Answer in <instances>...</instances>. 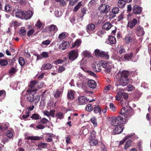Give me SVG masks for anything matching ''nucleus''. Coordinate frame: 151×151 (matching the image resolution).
I'll return each instance as SVG.
<instances>
[{
    "mask_svg": "<svg viewBox=\"0 0 151 151\" xmlns=\"http://www.w3.org/2000/svg\"><path fill=\"white\" fill-rule=\"evenodd\" d=\"M129 75V73L128 71L123 70L122 71L119 78V83L120 85L124 86L128 84L131 80V79L128 77Z\"/></svg>",
    "mask_w": 151,
    "mask_h": 151,
    "instance_id": "f257e3e1",
    "label": "nucleus"
},
{
    "mask_svg": "<svg viewBox=\"0 0 151 151\" xmlns=\"http://www.w3.org/2000/svg\"><path fill=\"white\" fill-rule=\"evenodd\" d=\"M124 41L127 45L130 43L134 44L137 41L135 34L132 31L128 32V33L126 35L124 38Z\"/></svg>",
    "mask_w": 151,
    "mask_h": 151,
    "instance_id": "f03ea898",
    "label": "nucleus"
},
{
    "mask_svg": "<svg viewBox=\"0 0 151 151\" xmlns=\"http://www.w3.org/2000/svg\"><path fill=\"white\" fill-rule=\"evenodd\" d=\"M111 124L114 126L122 125V124L124 123L127 119L123 118L122 116H118L112 118Z\"/></svg>",
    "mask_w": 151,
    "mask_h": 151,
    "instance_id": "7ed1b4c3",
    "label": "nucleus"
},
{
    "mask_svg": "<svg viewBox=\"0 0 151 151\" xmlns=\"http://www.w3.org/2000/svg\"><path fill=\"white\" fill-rule=\"evenodd\" d=\"M93 54L97 57L104 58L106 59H108L109 58L108 52H105L98 49L94 50Z\"/></svg>",
    "mask_w": 151,
    "mask_h": 151,
    "instance_id": "20e7f679",
    "label": "nucleus"
},
{
    "mask_svg": "<svg viewBox=\"0 0 151 151\" xmlns=\"http://www.w3.org/2000/svg\"><path fill=\"white\" fill-rule=\"evenodd\" d=\"M110 5L105 4H101L98 9L101 14H107L110 11Z\"/></svg>",
    "mask_w": 151,
    "mask_h": 151,
    "instance_id": "39448f33",
    "label": "nucleus"
},
{
    "mask_svg": "<svg viewBox=\"0 0 151 151\" xmlns=\"http://www.w3.org/2000/svg\"><path fill=\"white\" fill-rule=\"evenodd\" d=\"M46 31L49 34H50V35L53 36L54 34L58 30V29L57 26L54 24H51L45 27Z\"/></svg>",
    "mask_w": 151,
    "mask_h": 151,
    "instance_id": "423d86ee",
    "label": "nucleus"
},
{
    "mask_svg": "<svg viewBox=\"0 0 151 151\" xmlns=\"http://www.w3.org/2000/svg\"><path fill=\"white\" fill-rule=\"evenodd\" d=\"M37 90V89H35L34 90H31L30 89H28L27 92L29 93L26 95V98L27 100L30 102H32L35 100V98L33 93H31L32 92L36 91Z\"/></svg>",
    "mask_w": 151,
    "mask_h": 151,
    "instance_id": "0eeeda50",
    "label": "nucleus"
},
{
    "mask_svg": "<svg viewBox=\"0 0 151 151\" xmlns=\"http://www.w3.org/2000/svg\"><path fill=\"white\" fill-rule=\"evenodd\" d=\"M78 99V104L79 105H84L86 104L88 101L89 102H91L95 101L94 99L89 101V99H87V97L84 96H81L79 97Z\"/></svg>",
    "mask_w": 151,
    "mask_h": 151,
    "instance_id": "6e6552de",
    "label": "nucleus"
},
{
    "mask_svg": "<svg viewBox=\"0 0 151 151\" xmlns=\"http://www.w3.org/2000/svg\"><path fill=\"white\" fill-rule=\"evenodd\" d=\"M78 53L77 51L72 50L68 54L69 60L71 61H73L78 57Z\"/></svg>",
    "mask_w": 151,
    "mask_h": 151,
    "instance_id": "1a4fd4ad",
    "label": "nucleus"
},
{
    "mask_svg": "<svg viewBox=\"0 0 151 151\" xmlns=\"http://www.w3.org/2000/svg\"><path fill=\"white\" fill-rule=\"evenodd\" d=\"M112 133L113 135L119 134L121 133L124 129L123 125L115 126Z\"/></svg>",
    "mask_w": 151,
    "mask_h": 151,
    "instance_id": "9d476101",
    "label": "nucleus"
},
{
    "mask_svg": "<svg viewBox=\"0 0 151 151\" xmlns=\"http://www.w3.org/2000/svg\"><path fill=\"white\" fill-rule=\"evenodd\" d=\"M134 29L138 37H140L143 35L145 34V32L143 28L140 26H139L135 27Z\"/></svg>",
    "mask_w": 151,
    "mask_h": 151,
    "instance_id": "9b49d317",
    "label": "nucleus"
},
{
    "mask_svg": "<svg viewBox=\"0 0 151 151\" xmlns=\"http://www.w3.org/2000/svg\"><path fill=\"white\" fill-rule=\"evenodd\" d=\"M101 66L105 68L106 72L110 73L111 72V67L109 63L106 61L102 60L101 61Z\"/></svg>",
    "mask_w": 151,
    "mask_h": 151,
    "instance_id": "f8f14e48",
    "label": "nucleus"
},
{
    "mask_svg": "<svg viewBox=\"0 0 151 151\" xmlns=\"http://www.w3.org/2000/svg\"><path fill=\"white\" fill-rule=\"evenodd\" d=\"M132 11L134 14H140L142 11V8L139 5H135L133 7Z\"/></svg>",
    "mask_w": 151,
    "mask_h": 151,
    "instance_id": "ddd939ff",
    "label": "nucleus"
},
{
    "mask_svg": "<svg viewBox=\"0 0 151 151\" xmlns=\"http://www.w3.org/2000/svg\"><path fill=\"white\" fill-rule=\"evenodd\" d=\"M116 96V99L118 100H121L122 97H123L125 99H127L128 98V95L127 93L119 91H118Z\"/></svg>",
    "mask_w": 151,
    "mask_h": 151,
    "instance_id": "4468645a",
    "label": "nucleus"
},
{
    "mask_svg": "<svg viewBox=\"0 0 151 151\" xmlns=\"http://www.w3.org/2000/svg\"><path fill=\"white\" fill-rule=\"evenodd\" d=\"M137 23V20L136 19L134 18L132 20H130L128 22L127 25V27H129L130 29H132L134 28Z\"/></svg>",
    "mask_w": 151,
    "mask_h": 151,
    "instance_id": "2eb2a0df",
    "label": "nucleus"
},
{
    "mask_svg": "<svg viewBox=\"0 0 151 151\" xmlns=\"http://www.w3.org/2000/svg\"><path fill=\"white\" fill-rule=\"evenodd\" d=\"M33 14L32 12L30 11L24 12L22 19L26 20L29 19L31 18Z\"/></svg>",
    "mask_w": 151,
    "mask_h": 151,
    "instance_id": "dca6fc26",
    "label": "nucleus"
},
{
    "mask_svg": "<svg viewBox=\"0 0 151 151\" xmlns=\"http://www.w3.org/2000/svg\"><path fill=\"white\" fill-rule=\"evenodd\" d=\"M128 111V108L127 107H124L121 109L120 113L122 116H123L124 118L127 119L126 116L128 115L127 113Z\"/></svg>",
    "mask_w": 151,
    "mask_h": 151,
    "instance_id": "f3484780",
    "label": "nucleus"
},
{
    "mask_svg": "<svg viewBox=\"0 0 151 151\" xmlns=\"http://www.w3.org/2000/svg\"><path fill=\"white\" fill-rule=\"evenodd\" d=\"M95 28V25L93 23H89L86 27V32L89 33L91 31L93 30Z\"/></svg>",
    "mask_w": 151,
    "mask_h": 151,
    "instance_id": "a211bd4d",
    "label": "nucleus"
},
{
    "mask_svg": "<svg viewBox=\"0 0 151 151\" xmlns=\"http://www.w3.org/2000/svg\"><path fill=\"white\" fill-rule=\"evenodd\" d=\"M87 85L89 87L92 88H96L97 85L96 82L93 80H89L87 82Z\"/></svg>",
    "mask_w": 151,
    "mask_h": 151,
    "instance_id": "6ab92c4d",
    "label": "nucleus"
},
{
    "mask_svg": "<svg viewBox=\"0 0 151 151\" xmlns=\"http://www.w3.org/2000/svg\"><path fill=\"white\" fill-rule=\"evenodd\" d=\"M52 65L50 63H44L41 67V70H48L52 68Z\"/></svg>",
    "mask_w": 151,
    "mask_h": 151,
    "instance_id": "aec40b11",
    "label": "nucleus"
},
{
    "mask_svg": "<svg viewBox=\"0 0 151 151\" xmlns=\"http://www.w3.org/2000/svg\"><path fill=\"white\" fill-rule=\"evenodd\" d=\"M92 66L93 70L94 71L99 72L101 71V67L99 64H93Z\"/></svg>",
    "mask_w": 151,
    "mask_h": 151,
    "instance_id": "412c9836",
    "label": "nucleus"
},
{
    "mask_svg": "<svg viewBox=\"0 0 151 151\" xmlns=\"http://www.w3.org/2000/svg\"><path fill=\"white\" fill-rule=\"evenodd\" d=\"M133 54L134 53L132 52H131L130 53L126 54L124 55V58L126 60L129 61L131 59Z\"/></svg>",
    "mask_w": 151,
    "mask_h": 151,
    "instance_id": "4be33fe9",
    "label": "nucleus"
},
{
    "mask_svg": "<svg viewBox=\"0 0 151 151\" xmlns=\"http://www.w3.org/2000/svg\"><path fill=\"white\" fill-rule=\"evenodd\" d=\"M32 119L34 120H37L41 119V116L37 113H35L33 114L30 116Z\"/></svg>",
    "mask_w": 151,
    "mask_h": 151,
    "instance_id": "5701e85b",
    "label": "nucleus"
},
{
    "mask_svg": "<svg viewBox=\"0 0 151 151\" xmlns=\"http://www.w3.org/2000/svg\"><path fill=\"white\" fill-rule=\"evenodd\" d=\"M23 13L24 12L22 11V10H19L17 9V11H16L15 13V16L16 17L22 19Z\"/></svg>",
    "mask_w": 151,
    "mask_h": 151,
    "instance_id": "b1692460",
    "label": "nucleus"
},
{
    "mask_svg": "<svg viewBox=\"0 0 151 151\" xmlns=\"http://www.w3.org/2000/svg\"><path fill=\"white\" fill-rule=\"evenodd\" d=\"M112 27L111 24L108 22H106L103 25L102 28L103 29L108 30L110 29Z\"/></svg>",
    "mask_w": 151,
    "mask_h": 151,
    "instance_id": "393cba45",
    "label": "nucleus"
},
{
    "mask_svg": "<svg viewBox=\"0 0 151 151\" xmlns=\"http://www.w3.org/2000/svg\"><path fill=\"white\" fill-rule=\"evenodd\" d=\"M69 44L68 42L67 41H64L62 42L60 44V47H61L62 50H64L68 48L69 46Z\"/></svg>",
    "mask_w": 151,
    "mask_h": 151,
    "instance_id": "a878e982",
    "label": "nucleus"
},
{
    "mask_svg": "<svg viewBox=\"0 0 151 151\" xmlns=\"http://www.w3.org/2000/svg\"><path fill=\"white\" fill-rule=\"evenodd\" d=\"M108 40L109 42L111 45L115 44L116 43V39L114 36H110L108 39Z\"/></svg>",
    "mask_w": 151,
    "mask_h": 151,
    "instance_id": "bb28decb",
    "label": "nucleus"
},
{
    "mask_svg": "<svg viewBox=\"0 0 151 151\" xmlns=\"http://www.w3.org/2000/svg\"><path fill=\"white\" fill-rule=\"evenodd\" d=\"M126 3L124 0H119L118 2V5L120 8H122L124 7Z\"/></svg>",
    "mask_w": 151,
    "mask_h": 151,
    "instance_id": "cd10ccee",
    "label": "nucleus"
},
{
    "mask_svg": "<svg viewBox=\"0 0 151 151\" xmlns=\"http://www.w3.org/2000/svg\"><path fill=\"white\" fill-rule=\"evenodd\" d=\"M37 83V81L36 80L31 81L30 83V84L29 85L30 88H29V89H30L31 90H33L32 89L34 88L35 85ZM35 89H34V90Z\"/></svg>",
    "mask_w": 151,
    "mask_h": 151,
    "instance_id": "c85d7f7f",
    "label": "nucleus"
},
{
    "mask_svg": "<svg viewBox=\"0 0 151 151\" xmlns=\"http://www.w3.org/2000/svg\"><path fill=\"white\" fill-rule=\"evenodd\" d=\"M61 93L62 92L61 91H60L58 89H57L56 91L54 92V97L56 99L59 98Z\"/></svg>",
    "mask_w": 151,
    "mask_h": 151,
    "instance_id": "c756f323",
    "label": "nucleus"
},
{
    "mask_svg": "<svg viewBox=\"0 0 151 151\" xmlns=\"http://www.w3.org/2000/svg\"><path fill=\"white\" fill-rule=\"evenodd\" d=\"M93 110V112L95 113L98 114V113H99L100 114L101 110L99 105H95L94 107Z\"/></svg>",
    "mask_w": 151,
    "mask_h": 151,
    "instance_id": "7c9ffc66",
    "label": "nucleus"
},
{
    "mask_svg": "<svg viewBox=\"0 0 151 151\" xmlns=\"http://www.w3.org/2000/svg\"><path fill=\"white\" fill-rule=\"evenodd\" d=\"M91 122L93 124L94 127H95L97 126V119L96 117L93 116L90 120Z\"/></svg>",
    "mask_w": 151,
    "mask_h": 151,
    "instance_id": "2f4dec72",
    "label": "nucleus"
},
{
    "mask_svg": "<svg viewBox=\"0 0 151 151\" xmlns=\"http://www.w3.org/2000/svg\"><path fill=\"white\" fill-rule=\"evenodd\" d=\"M25 112V114L23 115L22 118H21V119H25L29 116V114L31 113V111H29V110H26Z\"/></svg>",
    "mask_w": 151,
    "mask_h": 151,
    "instance_id": "473e14b6",
    "label": "nucleus"
},
{
    "mask_svg": "<svg viewBox=\"0 0 151 151\" xmlns=\"http://www.w3.org/2000/svg\"><path fill=\"white\" fill-rule=\"evenodd\" d=\"M89 143L91 146H96L98 144V141L95 139H91L90 140Z\"/></svg>",
    "mask_w": 151,
    "mask_h": 151,
    "instance_id": "72a5a7b5",
    "label": "nucleus"
},
{
    "mask_svg": "<svg viewBox=\"0 0 151 151\" xmlns=\"http://www.w3.org/2000/svg\"><path fill=\"white\" fill-rule=\"evenodd\" d=\"M41 139H42V137L38 136H29L27 138V140L31 139L34 140H40Z\"/></svg>",
    "mask_w": 151,
    "mask_h": 151,
    "instance_id": "f704fd0d",
    "label": "nucleus"
},
{
    "mask_svg": "<svg viewBox=\"0 0 151 151\" xmlns=\"http://www.w3.org/2000/svg\"><path fill=\"white\" fill-rule=\"evenodd\" d=\"M40 120L38 122L39 124H42L44 125L47 123L48 122V120L45 118H42V119L41 118L40 119Z\"/></svg>",
    "mask_w": 151,
    "mask_h": 151,
    "instance_id": "c9c22d12",
    "label": "nucleus"
},
{
    "mask_svg": "<svg viewBox=\"0 0 151 151\" xmlns=\"http://www.w3.org/2000/svg\"><path fill=\"white\" fill-rule=\"evenodd\" d=\"M55 117L57 118V119H61L63 118L64 115L62 112H59L56 114L55 115Z\"/></svg>",
    "mask_w": 151,
    "mask_h": 151,
    "instance_id": "e433bc0d",
    "label": "nucleus"
},
{
    "mask_svg": "<svg viewBox=\"0 0 151 151\" xmlns=\"http://www.w3.org/2000/svg\"><path fill=\"white\" fill-rule=\"evenodd\" d=\"M67 96L68 99H74V94L73 91L71 90L70 91L68 92Z\"/></svg>",
    "mask_w": 151,
    "mask_h": 151,
    "instance_id": "4c0bfd02",
    "label": "nucleus"
},
{
    "mask_svg": "<svg viewBox=\"0 0 151 151\" xmlns=\"http://www.w3.org/2000/svg\"><path fill=\"white\" fill-rule=\"evenodd\" d=\"M8 64L7 58L5 59H0V65L2 66H5Z\"/></svg>",
    "mask_w": 151,
    "mask_h": 151,
    "instance_id": "58836bf2",
    "label": "nucleus"
},
{
    "mask_svg": "<svg viewBox=\"0 0 151 151\" xmlns=\"http://www.w3.org/2000/svg\"><path fill=\"white\" fill-rule=\"evenodd\" d=\"M6 134L9 138H11L13 135V132L10 130H8L6 132Z\"/></svg>",
    "mask_w": 151,
    "mask_h": 151,
    "instance_id": "ea45409f",
    "label": "nucleus"
},
{
    "mask_svg": "<svg viewBox=\"0 0 151 151\" xmlns=\"http://www.w3.org/2000/svg\"><path fill=\"white\" fill-rule=\"evenodd\" d=\"M19 64L21 66H23L25 64L24 60L22 57H20L18 60Z\"/></svg>",
    "mask_w": 151,
    "mask_h": 151,
    "instance_id": "a19ab883",
    "label": "nucleus"
},
{
    "mask_svg": "<svg viewBox=\"0 0 151 151\" xmlns=\"http://www.w3.org/2000/svg\"><path fill=\"white\" fill-rule=\"evenodd\" d=\"M82 5L81 2H79L77 5L74 7V12H77L79 9Z\"/></svg>",
    "mask_w": 151,
    "mask_h": 151,
    "instance_id": "79ce46f5",
    "label": "nucleus"
},
{
    "mask_svg": "<svg viewBox=\"0 0 151 151\" xmlns=\"http://www.w3.org/2000/svg\"><path fill=\"white\" fill-rule=\"evenodd\" d=\"M86 109L87 111H91L93 110V108L91 104H88L86 105Z\"/></svg>",
    "mask_w": 151,
    "mask_h": 151,
    "instance_id": "37998d69",
    "label": "nucleus"
},
{
    "mask_svg": "<svg viewBox=\"0 0 151 151\" xmlns=\"http://www.w3.org/2000/svg\"><path fill=\"white\" fill-rule=\"evenodd\" d=\"M47 144L46 143L40 142L38 144V146L42 148H45L47 147Z\"/></svg>",
    "mask_w": 151,
    "mask_h": 151,
    "instance_id": "c03bdc74",
    "label": "nucleus"
},
{
    "mask_svg": "<svg viewBox=\"0 0 151 151\" xmlns=\"http://www.w3.org/2000/svg\"><path fill=\"white\" fill-rule=\"evenodd\" d=\"M4 9L6 11L10 12L12 11V8L10 5L7 4L4 7Z\"/></svg>",
    "mask_w": 151,
    "mask_h": 151,
    "instance_id": "a18cd8bd",
    "label": "nucleus"
},
{
    "mask_svg": "<svg viewBox=\"0 0 151 151\" xmlns=\"http://www.w3.org/2000/svg\"><path fill=\"white\" fill-rule=\"evenodd\" d=\"M66 37V35L64 32H63L59 34L58 39L59 40H62L65 38Z\"/></svg>",
    "mask_w": 151,
    "mask_h": 151,
    "instance_id": "49530a36",
    "label": "nucleus"
},
{
    "mask_svg": "<svg viewBox=\"0 0 151 151\" xmlns=\"http://www.w3.org/2000/svg\"><path fill=\"white\" fill-rule=\"evenodd\" d=\"M82 53L83 55L85 57L89 58L91 56V53L87 51H84Z\"/></svg>",
    "mask_w": 151,
    "mask_h": 151,
    "instance_id": "de8ad7c7",
    "label": "nucleus"
},
{
    "mask_svg": "<svg viewBox=\"0 0 151 151\" xmlns=\"http://www.w3.org/2000/svg\"><path fill=\"white\" fill-rule=\"evenodd\" d=\"M81 41L79 39L77 40L75 42L72 47H74L75 46L79 47L81 43Z\"/></svg>",
    "mask_w": 151,
    "mask_h": 151,
    "instance_id": "09e8293b",
    "label": "nucleus"
},
{
    "mask_svg": "<svg viewBox=\"0 0 151 151\" xmlns=\"http://www.w3.org/2000/svg\"><path fill=\"white\" fill-rule=\"evenodd\" d=\"M119 10L117 7H114L111 10V12L113 14H116L119 12Z\"/></svg>",
    "mask_w": 151,
    "mask_h": 151,
    "instance_id": "8fccbe9b",
    "label": "nucleus"
},
{
    "mask_svg": "<svg viewBox=\"0 0 151 151\" xmlns=\"http://www.w3.org/2000/svg\"><path fill=\"white\" fill-rule=\"evenodd\" d=\"M132 141L131 140H129L124 145V149H127L131 145Z\"/></svg>",
    "mask_w": 151,
    "mask_h": 151,
    "instance_id": "3c124183",
    "label": "nucleus"
},
{
    "mask_svg": "<svg viewBox=\"0 0 151 151\" xmlns=\"http://www.w3.org/2000/svg\"><path fill=\"white\" fill-rule=\"evenodd\" d=\"M17 70L14 67H12L9 72V73L10 75H13L14 73H15L17 71Z\"/></svg>",
    "mask_w": 151,
    "mask_h": 151,
    "instance_id": "603ef678",
    "label": "nucleus"
},
{
    "mask_svg": "<svg viewBox=\"0 0 151 151\" xmlns=\"http://www.w3.org/2000/svg\"><path fill=\"white\" fill-rule=\"evenodd\" d=\"M19 34L21 36H24L26 34V30L24 29H21L19 31Z\"/></svg>",
    "mask_w": 151,
    "mask_h": 151,
    "instance_id": "864d4df0",
    "label": "nucleus"
},
{
    "mask_svg": "<svg viewBox=\"0 0 151 151\" xmlns=\"http://www.w3.org/2000/svg\"><path fill=\"white\" fill-rule=\"evenodd\" d=\"M135 87L134 86L131 84H129L127 87V89L129 91H132L134 89Z\"/></svg>",
    "mask_w": 151,
    "mask_h": 151,
    "instance_id": "5fc2aeb1",
    "label": "nucleus"
},
{
    "mask_svg": "<svg viewBox=\"0 0 151 151\" xmlns=\"http://www.w3.org/2000/svg\"><path fill=\"white\" fill-rule=\"evenodd\" d=\"M43 24L40 22V20H38L37 23L35 24V26L38 29H40L42 25Z\"/></svg>",
    "mask_w": 151,
    "mask_h": 151,
    "instance_id": "6e6d98bb",
    "label": "nucleus"
},
{
    "mask_svg": "<svg viewBox=\"0 0 151 151\" xmlns=\"http://www.w3.org/2000/svg\"><path fill=\"white\" fill-rule=\"evenodd\" d=\"M141 94L139 92L135 93L133 97L135 99L138 100L140 97Z\"/></svg>",
    "mask_w": 151,
    "mask_h": 151,
    "instance_id": "4d7b16f0",
    "label": "nucleus"
},
{
    "mask_svg": "<svg viewBox=\"0 0 151 151\" xmlns=\"http://www.w3.org/2000/svg\"><path fill=\"white\" fill-rule=\"evenodd\" d=\"M125 52V50L124 49L123 46H120L119 48V53L120 54H121L124 53Z\"/></svg>",
    "mask_w": 151,
    "mask_h": 151,
    "instance_id": "13d9d810",
    "label": "nucleus"
},
{
    "mask_svg": "<svg viewBox=\"0 0 151 151\" xmlns=\"http://www.w3.org/2000/svg\"><path fill=\"white\" fill-rule=\"evenodd\" d=\"M124 18V14L123 13H121L118 16V21H120L122 20Z\"/></svg>",
    "mask_w": 151,
    "mask_h": 151,
    "instance_id": "bf43d9fd",
    "label": "nucleus"
},
{
    "mask_svg": "<svg viewBox=\"0 0 151 151\" xmlns=\"http://www.w3.org/2000/svg\"><path fill=\"white\" fill-rule=\"evenodd\" d=\"M57 70L58 73H61L65 70V68L64 66H60Z\"/></svg>",
    "mask_w": 151,
    "mask_h": 151,
    "instance_id": "052dcab7",
    "label": "nucleus"
},
{
    "mask_svg": "<svg viewBox=\"0 0 151 151\" xmlns=\"http://www.w3.org/2000/svg\"><path fill=\"white\" fill-rule=\"evenodd\" d=\"M50 42L51 41L50 40H47L43 41L42 42V44L44 45H48L50 44Z\"/></svg>",
    "mask_w": 151,
    "mask_h": 151,
    "instance_id": "680f3d73",
    "label": "nucleus"
},
{
    "mask_svg": "<svg viewBox=\"0 0 151 151\" xmlns=\"http://www.w3.org/2000/svg\"><path fill=\"white\" fill-rule=\"evenodd\" d=\"M42 58H47L48 57V54L47 52H43L41 54Z\"/></svg>",
    "mask_w": 151,
    "mask_h": 151,
    "instance_id": "e2e57ef3",
    "label": "nucleus"
},
{
    "mask_svg": "<svg viewBox=\"0 0 151 151\" xmlns=\"http://www.w3.org/2000/svg\"><path fill=\"white\" fill-rule=\"evenodd\" d=\"M55 112V110H50L49 112L50 116L52 117H55V116L54 114Z\"/></svg>",
    "mask_w": 151,
    "mask_h": 151,
    "instance_id": "0e129e2a",
    "label": "nucleus"
},
{
    "mask_svg": "<svg viewBox=\"0 0 151 151\" xmlns=\"http://www.w3.org/2000/svg\"><path fill=\"white\" fill-rule=\"evenodd\" d=\"M109 107L110 109L112 111H116V108L113 103H111L110 104Z\"/></svg>",
    "mask_w": 151,
    "mask_h": 151,
    "instance_id": "69168bd1",
    "label": "nucleus"
},
{
    "mask_svg": "<svg viewBox=\"0 0 151 151\" xmlns=\"http://www.w3.org/2000/svg\"><path fill=\"white\" fill-rule=\"evenodd\" d=\"M34 32V30L33 29H31L29 30L27 33V36L28 37H30L33 34Z\"/></svg>",
    "mask_w": 151,
    "mask_h": 151,
    "instance_id": "338daca9",
    "label": "nucleus"
},
{
    "mask_svg": "<svg viewBox=\"0 0 151 151\" xmlns=\"http://www.w3.org/2000/svg\"><path fill=\"white\" fill-rule=\"evenodd\" d=\"M96 132L94 130H93L91 133L90 135V137L91 138H95L96 137Z\"/></svg>",
    "mask_w": 151,
    "mask_h": 151,
    "instance_id": "774afa93",
    "label": "nucleus"
}]
</instances>
